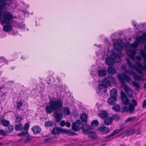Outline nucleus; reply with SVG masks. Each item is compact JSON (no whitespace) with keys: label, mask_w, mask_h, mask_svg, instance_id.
Listing matches in <instances>:
<instances>
[{"label":"nucleus","mask_w":146,"mask_h":146,"mask_svg":"<svg viewBox=\"0 0 146 146\" xmlns=\"http://www.w3.org/2000/svg\"><path fill=\"white\" fill-rule=\"evenodd\" d=\"M115 48L111 51H109L106 58V62L109 65H112L114 62H119L121 61L122 53L121 52L123 48L121 44L116 41L113 44Z\"/></svg>","instance_id":"obj_1"},{"label":"nucleus","mask_w":146,"mask_h":146,"mask_svg":"<svg viewBox=\"0 0 146 146\" xmlns=\"http://www.w3.org/2000/svg\"><path fill=\"white\" fill-rule=\"evenodd\" d=\"M11 0H0V22L1 25L9 23L12 19L13 15L11 12L6 11L3 14L4 9L11 3Z\"/></svg>","instance_id":"obj_2"},{"label":"nucleus","mask_w":146,"mask_h":146,"mask_svg":"<svg viewBox=\"0 0 146 146\" xmlns=\"http://www.w3.org/2000/svg\"><path fill=\"white\" fill-rule=\"evenodd\" d=\"M146 41V33H143L141 36L137 37L135 42L132 44H129L128 48H126L127 55L134 60L139 44L141 43H144Z\"/></svg>","instance_id":"obj_3"},{"label":"nucleus","mask_w":146,"mask_h":146,"mask_svg":"<svg viewBox=\"0 0 146 146\" xmlns=\"http://www.w3.org/2000/svg\"><path fill=\"white\" fill-rule=\"evenodd\" d=\"M63 106V101L60 98L50 99L45 107L46 112L50 114L54 111L60 109Z\"/></svg>","instance_id":"obj_4"},{"label":"nucleus","mask_w":146,"mask_h":146,"mask_svg":"<svg viewBox=\"0 0 146 146\" xmlns=\"http://www.w3.org/2000/svg\"><path fill=\"white\" fill-rule=\"evenodd\" d=\"M115 82V79L111 76H107L103 81H99L96 91L98 93L101 94L106 91L107 85L114 84Z\"/></svg>","instance_id":"obj_5"},{"label":"nucleus","mask_w":146,"mask_h":146,"mask_svg":"<svg viewBox=\"0 0 146 146\" xmlns=\"http://www.w3.org/2000/svg\"><path fill=\"white\" fill-rule=\"evenodd\" d=\"M136 59L138 60L136 62V64L137 66L135 64H133L130 62V60L128 58H126V61L128 65L131 68L133 69H135L139 73L141 74H143V72L141 70H144L146 72V64L143 66L140 63V62L141 59V56L137 55L136 57Z\"/></svg>","instance_id":"obj_6"},{"label":"nucleus","mask_w":146,"mask_h":146,"mask_svg":"<svg viewBox=\"0 0 146 146\" xmlns=\"http://www.w3.org/2000/svg\"><path fill=\"white\" fill-rule=\"evenodd\" d=\"M118 76L119 79L121 84V87L123 88L127 95L130 98H132L133 97V90L125 84L124 80L123 79L121 75H118Z\"/></svg>","instance_id":"obj_7"},{"label":"nucleus","mask_w":146,"mask_h":146,"mask_svg":"<svg viewBox=\"0 0 146 146\" xmlns=\"http://www.w3.org/2000/svg\"><path fill=\"white\" fill-rule=\"evenodd\" d=\"M122 68L124 70L125 73H128L129 75H132L135 80L137 81H139L141 79V77L137 75L132 70L129 71L127 69L126 67L124 66L122 67Z\"/></svg>","instance_id":"obj_8"},{"label":"nucleus","mask_w":146,"mask_h":146,"mask_svg":"<svg viewBox=\"0 0 146 146\" xmlns=\"http://www.w3.org/2000/svg\"><path fill=\"white\" fill-rule=\"evenodd\" d=\"M13 17V16L12 19L11 20L9 23H4L2 25H3L5 24H6L4 25L3 27V30L6 32H10V33L13 34V35H15L16 34V32H15L13 30L12 25L11 24H9L10 21L12 20Z\"/></svg>","instance_id":"obj_9"},{"label":"nucleus","mask_w":146,"mask_h":146,"mask_svg":"<svg viewBox=\"0 0 146 146\" xmlns=\"http://www.w3.org/2000/svg\"><path fill=\"white\" fill-rule=\"evenodd\" d=\"M71 131L70 130L67 131L66 129H64L61 128H55L53 129L52 133L54 135H59L60 133L68 134V133H71Z\"/></svg>","instance_id":"obj_10"},{"label":"nucleus","mask_w":146,"mask_h":146,"mask_svg":"<svg viewBox=\"0 0 146 146\" xmlns=\"http://www.w3.org/2000/svg\"><path fill=\"white\" fill-rule=\"evenodd\" d=\"M81 124V122L80 120H78L75 123H72V129L75 131H77L81 129L80 125Z\"/></svg>","instance_id":"obj_11"},{"label":"nucleus","mask_w":146,"mask_h":146,"mask_svg":"<svg viewBox=\"0 0 146 146\" xmlns=\"http://www.w3.org/2000/svg\"><path fill=\"white\" fill-rule=\"evenodd\" d=\"M121 98L123 101V104L125 105H127L129 103V99L127 96L123 91L121 92Z\"/></svg>","instance_id":"obj_12"},{"label":"nucleus","mask_w":146,"mask_h":146,"mask_svg":"<svg viewBox=\"0 0 146 146\" xmlns=\"http://www.w3.org/2000/svg\"><path fill=\"white\" fill-rule=\"evenodd\" d=\"M54 115L57 122H59L62 119L63 115L61 113H58L56 111L54 113Z\"/></svg>","instance_id":"obj_13"},{"label":"nucleus","mask_w":146,"mask_h":146,"mask_svg":"<svg viewBox=\"0 0 146 146\" xmlns=\"http://www.w3.org/2000/svg\"><path fill=\"white\" fill-rule=\"evenodd\" d=\"M118 75H121L123 79L124 80V79L127 82H129L131 81L130 78L129 76L126 75L125 73H122L121 74H117V76L119 78Z\"/></svg>","instance_id":"obj_14"},{"label":"nucleus","mask_w":146,"mask_h":146,"mask_svg":"<svg viewBox=\"0 0 146 146\" xmlns=\"http://www.w3.org/2000/svg\"><path fill=\"white\" fill-rule=\"evenodd\" d=\"M99 116L102 118H106L108 115V113L106 111L101 110L99 112Z\"/></svg>","instance_id":"obj_15"},{"label":"nucleus","mask_w":146,"mask_h":146,"mask_svg":"<svg viewBox=\"0 0 146 146\" xmlns=\"http://www.w3.org/2000/svg\"><path fill=\"white\" fill-rule=\"evenodd\" d=\"M123 128L121 127L120 129H116L115 130H114L113 132H112L111 134L108 135V136H107V137H106V138H108L110 137L111 136H114V135H115L117 133H118L119 132L123 130Z\"/></svg>","instance_id":"obj_16"},{"label":"nucleus","mask_w":146,"mask_h":146,"mask_svg":"<svg viewBox=\"0 0 146 146\" xmlns=\"http://www.w3.org/2000/svg\"><path fill=\"white\" fill-rule=\"evenodd\" d=\"M116 98L111 96L108 100V103L110 105L114 104L116 102Z\"/></svg>","instance_id":"obj_17"},{"label":"nucleus","mask_w":146,"mask_h":146,"mask_svg":"<svg viewBox=\"0 0 146 146\" xmlns=\"http://www.w3.org/2000/svg\"><path fill=\"white\" fill-rule=\"evenodd\" d=\"M99 130L104 133H107L109 132L110 129L109 128L104 127H101L99 128Z\"/></svg>","instance_id":"obj_18"},{"label":"nucleus","mask_w":146,"mask_h":146,"mask_svg":"<svg viewBox=\"0 0 146 146\" xmlns=\"http://www.w3.org/2000/svg\"><path fill=\"white\" fill-rule=\"evenodd\" d=\"M107 71L110 74H115L117 72V70L116 69L111 66H109L108 68Z\"/></svg>","instance_id":"obj_19"},{"label":"nucleus","mask_w":146,"mask_h":146,"mask_svg":"<svg viewBox=\"0 0 146 146\" xmlns=\"http://www.w3.org/2000/svg\"><path fill=\"white\" fill-rule=\"evenodd\" d=\"M106 74V71L104 69H101L98 71V75L100 77H104Z\"/></svg>","instance_id":"obj_20"},{"label":"nucleus","mask_w":146,"mask_h":146,"mask_svg":"<svg viewBox=\"0 0 146 146\" xmlns=\"http://www.w3.org/2000/svg\"><path fill=\"white\" fill-rule=\"evenodd\" d=\"M33 133L35 134H38L40 133L41 131V129L38 126L33 127L32 129Z\"/></svg>","instance_id":"obj_21"},{"label":"nucleus","mask_w":146,"mask_h":146,"mask_svg":"<svg viewBox=\"0 0 146 146\" xmlns=\"http://www.w3.org/2000/svg\"><path fill=\"white\" fill-rule=\"evenodd\" d=\"M62 113L65 115H68L70 114L69 109L67 107L64 108L62 109Z\"/></svg>","instance_id":"obj_22"},{"label":"nucleus","mask_w":146,"mask_h":146,"mask_svg":"<svg viewBox=\"0 0 146 146\" xmlns=\"http://www.w3.org/2000/svg\"><path fill=\"white\" fill-rule=\"evenodd\" d=\"M88 136L94 139H96L97 138V135L95 132H89Z\"/></svg>","instance_id":"obj_23"},{"label":"nucleus","mask_w":146,"mask_h":146,"mask_svg":"<svg viewBox=\"0 0 146 146\" xmlns=\"http://www.w3.org/2000/svg\"><path fill=\"white\" fill-rule=\"evenodd\" d=\"M117 90L116 89L114 88L112 89L110 91V94L111 96L116 97L117 94Z\"/></svg>","instance_id":"obj_24"},{"label":"nucleus","mask_w":146,"mask_h":146,"mask_svg":"<svg viewBox=\"0 0 146 146\" xmlns=\"http://www.w3.org/2000/svg\"><path fill=\"white\" fill-rule=\"evenodd\" d=\"M88 116L85 113H83L80 115L81 119L82 121H86L87 119Z\"/></svg>","instance_id":"obj_25"},{"label":"nucleus","mask_w":146,"mask_h":146,"mask_svg":"<svg viewBox=\"0 0 146 146\" xmlns=\"http://www.w3.org/2000/svg\"><path fill=\"white\" fill-rule=\"evenodd\" d=\"M140 54L141 56L143 57L144 60V62L145 63L146 62V54L145 53L144 50L141 49L140 50Z\"/></svg>","instance_id":"obj_26"},{"label":"nucleus","mask_w":146,"mask_h":146,"mask_svg":"<svg viewBox=\"0 0 146 146\" xmlns=\"http://www.w3.org/2000/svg\"><path fill=\"white\" fill-rule=\"evenodd\" d=\"M132 83L134 86L135 87L136 90H138L140 88V86L139 84L137 82L133 81H132Z\"/></svg>","instance_id":"obj_27"},{"label":"nucleus","mask_w":146,"mask_h":146,"mask_svg":"<svg viewBox=\"0 0 146 146\" xmlns=\"http://www.w3.org/2000/svg\"><path fill=\"white\" fill-rule=\"evenodd\" d=\"M1 124L4 127H6L9 125L10 122L4 119L2 120Z\"/></svg>","instance_id":"obj_28"},{"label":"nucleus","mask_w":146,"mask_h":146,"mask_svg":"<svg viewBox=\"0 0 146 146\" xmlns=\"http://www.w3.org/2000/svg\"><path fill=\"white\" fill-rule=\"evenodd\" d=\"M112 118H108L104 121V123L107 125H110L112 122Z\"/></svg>","instance_id":"obj_29"},{"label":"nucleus","mask_w":146,"mask_h":146,"mask_svg":"<svg viewBox=\"0 0 146 146\" xmlns=\"http://www.w3.org/2000/svg\"><path fill=\"white\" fill-rule=\"evenodd\" d=\"M8 128H7V131L8 133H10L13 131V126L11 125H9L8 126Z\"/></svg>","instance_id":"obj_30"},{"label":"nucleus","mask_w":146,"mask_h":146,"mask_svg":"<svg viewBox=\"0 0 146 146\" xmlns=\"http://www.w3.org/2000/svg\"><path fill=\"white\" fill-rule=\"evenodd\" d=\"M99 125L98 121L97 120H94L91 123V125L94 127H95L98 126Z\"/></svg>","instance_id":"obj_31"},{"label":"nucleus","mask_w":146,"mask_h":146,"mask_svg":"<svg viewBox=\"0 0 146 146\" xmlns=\"http://www.w3.org/2000/svg\"><path fill=\"white\" fill-rule=\"evenodd\" d=\"M15 128L16 130L20 131L22 129L21 124H19L16 125Z\"/></svg>","instance_id":"obj_32"},{"label":"nucleus","mask_w":146,"mask_h":146,"mask_svg":"<svg viewBox=\"0 0 146 146\" xmlns=\"http://www.w3.org/2000/svg\"><path fill=\"white\" fill-rule=\"evenodd\" d=\"M113 108L116 111H119L120 110V107L118 105H114Z\"/></svg>","instance_id":"obj_33"},{"label":"nucleus","mask_w":146,"mask_h":146,"mask_svg":"<svg viewBox=\"0 0 146 146\" xmlns=\"http://www.w3.org/2000/svg\"><path fill=\"white\" fill-rule=\"evenodd\" d=\"M129 107L128 111L130 113H132L134 110L135 107L134 106H133L132 104H130Z\"/></svg>","instance_id":"obj_34"},{"label":"nucleus","mask_w":146,"mask_h":146,"mask_svg":"<svg viewBox=\"0 0 146 146\" xmlns=\"http://www.w3.org/2000/svg\"><path fill=\"white\" fill-rule=\"evenodd\" d=\"M134 132V130L133 129H131L127 131L126 134L128 135H131Z\"/></svg>","instance_id":"obj_35"},{"label":"nucleus","mask_w":146,"mask_h":146,"mask_svg":"<svg viewBox=\"0 0 146 146\" xmlns=\"http://www.w3.org/2000/svg\"><path fill=\"white\" fill-rule=\"evenodd\" d=\"M129 107L127 106H125L123 107L122 111L124 113L127 111H128Z\"/></svg>","instance_id":"obj_36"},{"label":"nucleus","mask_w":146,"mask_h":146,"mask_svg":"<svg viewBox=\"0 0 146 146\" xmlns=\"http://www.w3.org/2000/svg\"><path fill=\"white\" fill-rule=\"evenodd\" d=\"M22 102L21 101H19L17 103V108L18 109H20L22 105Z\"/></svg>","instance_id":"obj_37"},{"label":"nucleus","mask_w":146,"mask_h":146,"mask_svg":"<svg viewBox=\"0 0 146 146\" xmlns=\"http://www.w3.org/2000/svg\"><path fill=\"white\" fill-rule=\"evenodd\" d=\"M52 122L48 121L45 123V126L46 127H48L52 125Z\"/></svg>","instance_id":"obj_38"},{"label":"nucleus","mask_w":146,"mask_h":146,"mask_svg":"<svg viewBox=\"0 0 146 146\" xmlns=\"http://www.w3.org/2000/svg\"><path fill=\"white\" fill-rule=\"evenodd\" d=\"M135 117H130L128 118L127 120H126L125 122L126 123L130 121H132L133 119H135Z\"/></svg>","instance_id":"obj_39"},{"label":"nucleus","mask_w":146,"mask_h":146,"mask_svg":"<svg viewBox=\"0 0 146 146\" xmlns=\"http://www.w3.org/2000/svg\"><path fill=\"white\" fill-rule=\"evenodd\" d=\"M27 135H28V133L27 132H25L19 133L18 134V135L19 136H22Z\"/></svg>","instance_id":"obj_40"},{"label":"nucleus","mask_w":146,"mask_h":146,"mask_svg":"<svg viewBox=\"0 0 146 146\" xmlns=\"http://www.w3.org/2000/svg\"><path fill=\"white\" fill-rule=\"evenodd\" d=\"M29 124L27 123L25 125L23 129L25 130H27L29 129Z\"/></svg>","instance_id":"obj_41"},{"label":"nucleus","mask_w":146,"mask_h":146,"mask_svg":"<svg viewBox=\"0 0 146 146\" xmlns=\"http://www.w3.org/2000/svg\"><path fill=\"white\" fill-rule=\"evenodd\" d=\"M113 118L114 119L118 120L120 118V116L118 115H114L113 116Z\"/></svg>","instance_id":"obj_42"},{"label":"nucleus","mask_w":146,"mask_h":146,"mask_svg":"<svg viewBox=\"0 0 146 146\" xmlns=\"http://www.w3.org/2000/svg\"><path fill=\"white\" fill-rule=\"evenodd\" d=\"M25 26V25L23 23H20L18 24V27L19 29H22Z\"/></svg>","instance_id":"obj_43"},{"label":"nucleus","mask_w":146,"mask_h":146,"mask_svg":"<svg viewBox=\"0 0 146 146\" xmlns=\"http://www.w3.org/2000/svg\"><path fill=\"white\" fill-rule=\"evenodd\" d=\"M146 106V99L144 100L142 103V108H145Z\"/></svg>","instance_id":"obj_44"},{"label":"nucleus","mask_w":146,"mask_h":146,"mask_svg":"<svg viewBox=\"0 0 146 146\" xmlns=\"http://www.w3.org/2000/svg\"><path fill=\"white\" fill-rule=\"evenodd\" d=\"M52 141L51 139L50 138H48L45 139L44 140V142L46 143H48Z\"/></svg>","instance_id":"obj_45"},{"label":"nucleus","mask_w":146,"mask_h":146,"mask_svg":"<svg viewBox=\"0 0 146 146\" xmlns=\"http://www.w3.org/2000/svg\"><path fill=\"white\" fill-rule=\"evenodd\" d=\"M132 102L133 103V104H132L133 106H134V107L137 105V102L135 100H132Z\"/></svg>","instance_id":"obj_46"},{"label":"nucleus","mask_w":146,"mask_h":146,"mask_svg":"<svg viewBox=\"0 0 146 146\" xmlns=\"http://www.w3.org/2000/svg\"><path fill=\"white\" fill-rule=\"evenodd\" d=\"M66 122L64 121H61L60 123V125L62 127H63L65 125Z\"/></svg>","instance_id":"obj_47"},{"label":"nucleus","mask_w":146,"mask_h":146,"mask_svg":"<svg viewBox=\"0 0 146 146\" xmlns=\"http://www.w3.org/2000/svg\"><path fill=\"white\" fill-rule=\"evenodd\" d=\"M81 128H82V131L84 133H88V130L87 129H85L84 128H83L81 127Z\"/></svg>","instance_id":"obj_48"},{"label":"nucleus","mask_w":146,"mask_h":146,"mask_svg":"<svg viewBox=\"0 0 146 146\" xmlns=\"http://www.w3.org/2000/svg\"><path fill=\"white\" fill-rule=\"evenodd\" d=\"M32 138V137L31 136H28L27 137V139L25 140V142H27L30 141Z\"/></svg>","instance_id":"obj_49"},{"label":"nucleus","mask_w":146,"mask_h":146,"mask_svg":"<svg viewBox=\"0 0 146 146\" xmlns=\"http://www.w3.org/2000/svg\"><path fill=\"white\" fill-rule=\"evenodd\" d=\"M0 58L1 59H3V60L1 61V62H3L4 63H7V60H6V59H5L4 58V57H0Z\"/></svg>","instance_id":"obj_50"},{"label":"nucleus","mask_w":146,"mask_h":146,"mask_svg":"<svg viewBox=\"0 0 146 146\" xmlns=\"http://www.w3.org/2000/svg\"><path fill=\"white\" fill-rule=\"evenodd\" d=\"M65 125L68 127H70V123L68 122H66Z\"/></svg>","instance_id":"obj_51"},{"label":"nucleus","mask_w":146,"mask_h":146,"mask_svg":"<svg viewBox=\"0 0 146 146\" xmlns=\"http://www.w3.org/2000/svg\"><path fill=\"white\" fill-rule=\"evenodd\" d=\"M21 117H17L16 121L19 122L21 121Z\"/></svg>","instance_id":"obj_52"},{"label":"nucleus","mask_w":146,"mask_h":146,"mask_svg":"<svg viewBox=\"0 0 146 146\" xmlns=\"http://www.w3.org/2000/svg\"><path fill=\"white\" fill-rule=\"evenodd\" d=\"M0 134L3 135H5V133L3 131L0 130Z\"/></svg>","instance_id":"obj_53"},{"label":"nucleus","mask_w":146,"mask_h":146,"mask_svg":"<svg viewBox=\"0 0 146 146\" xmlns=\"http://www.w3.org/2000/svg\"><path fill=\"white\" fill-rule=\"evenodd\" d=\"M133 25L134 26H135L136 25V23L135 21H133L132 23Z\"/></svg>","instance_id":"obj_54"},{"label":"nucleus","mask_w":146,"mask_h":146,"mask_svg":"<svg viewBox=\"0 0 146 146\" xmlns=\"http://www.w3.org/2000/svg\"><path fill=\"white\" fill-rule=\"evenodd\" d=\"M141 133V131L140 130H139L137 131V134H139Z\"/></svg>","instance_id":"obj_55"},{"label":"nucleus","mask_w":146,"mask_h":146,"mask_svg":"<svg viewBox=\"0 0 146 146\" xmlns=\"http://www.w3.org/2000/svg\"><path fill=\"white\" fill-rule=\"evenodd\" d=\"M144 49L146 52V45H145L144 47Z\"/></svg>","instance_id":"obj_56"},{"label":"nucleus","mask_w":146,"mask_h":146,"mask_svg":"<svg viewBox=\"0 0 146 146\" xmlns=\"http://www.w3.org/2000/svg\"><path fill=\"white\" fill-rule=\"evenodd\" d=\"M88 129H92V128L90 126H89Z\"/></svg>","instance_id":"obj_57"},{"label":"nucleus","mask_w":146,"mask_h":146,"mask_svg":"<svg viewBox=\"0 0 146 146\" xmlns=\"http://www.w3.org/2000/svg\"><path fill=\"white\" fill-rule=\"evenodd\" d=\"M21 58L23 59V60H25V58L24 57H23V56L21 57Z\"/></svg>","instance_id":"obj_58"},{"label":"nucleus","mask_w":146,"mask_h":146,"mask_svg":"<svg viewBox=\"0 0 146 146\" xmlns=\"http://www.w3.org/2000/svg\"><path fill=\"white\" fill-rule=\"evenodd\" d=\"M144 87L145 88H146V85H145V84H144Z\"/></svg>","instance_id":"obj_59"},{"label":"nucleus","mask_w":146,"mask_h":146,"mask_svg":"<svg viewBox=\"0 0 146 146\" xmlns=\"http://www.w3.org/2000/svg\"><path fill=\"white\" fill-rule=\"evenodd\" d=\"M3 59H1L0 58V61L1 62V61H3Z\"/></svg>","instance_id":"obj_60"},{"label":"nucleus","mask_w":146,"mask_h":146,"mask_svg":"<svg viewBox=\"0 0 146 146\" xmlns=\"http://www.w3.org/2000/svg\"><path fill=\"white\" fill-rule=\"evenodd\" d=\"M3 36H0V38H3Z\"/></svg>","instance_id":"obj_61"},{"label":"nucleus","mask_w":146,"mask_h":146,"mask_svg":"<svg viewBox=\"0 0 146 146\" xmlns=\"http://www.w3.org/2000/svg\"><path fill=\"white\" fill-rule=\"evenodd\" d=\"M120 146H124L123 145H121Z\"/></svg>","instance_id":"obj_62"}]
</instances>
